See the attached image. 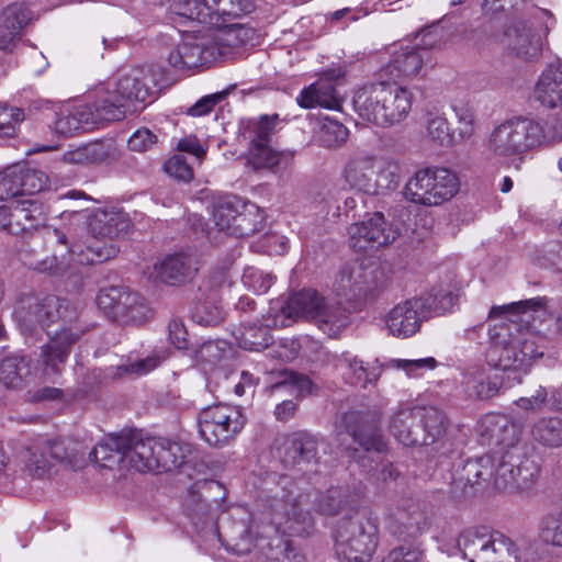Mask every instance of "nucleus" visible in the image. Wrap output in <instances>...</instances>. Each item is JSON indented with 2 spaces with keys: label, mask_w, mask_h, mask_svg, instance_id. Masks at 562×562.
Returning a JSON list of instances; mask_svg holds the SVG:
<instances>
[{
  "label": "nucleus",
  "mask_w": 562,
  "mask_h": 562,
  "mask_svg": "<svg viewBox=\"0 0 562 562\" xmlns=\"http://www.w3.org/2000/svg\"><path fill=\"white\" fill-rule=\"evenodd\" d=\"M544 297H532L503 306H493L488 317H504L490 330V362L501 370L527 372L543 356L542 340L532 329L533 314L543 310Z\"/></svg>",
  "instance_id": "1"
},
{
  "label": "nucleus",
  "mask_w": 562,
  "mask_h": 562,
  "mask_svg": "<svg viewBox=\"0 0 562 562\" xmlns=\"http://www.w3.org/2000/svg\"><path fill=\"white\" fill-rule=\"evenodd\" d=\"M297 319L315 324L324 334L335 337L348 325L346 310L335 300L325 299L314 290L292 294L280 313L248 324H240L234 331L238 346L245 350L260 351L272 342V327H286Z\"/></svg>",
  "instance_id": "2"
},
{
  "label": "nucleus",
  "mask_w": 562,
  "mask_h": 562,
  "mask_svg": "<svg viewBox=\"0 0 562 562\" xmlns=\"http://www.w3.org/2000/svg\"><path fill=\"white\" fill-rule=\"evenodd\" d=\"M224 497L225 491L220 482H195L186 498L187 514L198 531H210L227 550L236 554H247L258 539L254 531L251 515L244 508H237L220 528L216 525V513Z\"/></svg>",
  "instance_id": "3"
},
{
  "label": "nucleus",
  "mask_w": 562,
  "mask_h": 562,
  "mask_svg": "<svg viewBox=\"0 0 562 562\" xmlns=\"http://www.w3.org/2000/svg\"><path fill=\"white\" fill-rule=\"evenodd\" d=\"M78 316V310L66 300L55 295L40 299L38 328H46L60 322L58 330H47L49 340L41 347L38 362L44 378L52 380L61 373V364L67 360L70 347L85 333L83 329L74 326Z\"/></svg>",
  "instance_id": "4"
},
{
  "label": "nucleus",
  "mask_w": 562,
  "mask_h": 562,
  "mask_svg": "<svg viewBox=\"0 0 562 562\" xmlns=\"http://www.w3.org/2000/svg\"><path fill=\"white\" fill-rule=\"evenodd\" d=\"M412 92L396 82H378L358 90L353 108L358 115L378 126L403 121L412 109Z\"/></svg>",
  "instance_id": "5"
},
{
  "label": "nucleus",
  "mask_w": 562,
  "mask_h": 562,
  "mask_svg": "<svg viewBox=\"0 0 562 562\" xmlns=\"http://www.w3.org/2000/svg\"><path fill=\"white\" fill-rule=\"evenodd\" d=\"M551 126L529 117H513L495 126L488 135L486 148L495 158H521L533 148L555 142Z\"/></svg>",
  "instance_id": "6"
},
{
  "label": "nucleus",
  "mask_w": 562,
  "mask_h": 562,
  "mask_svg": "<svg viewBox=\"0 0 562 562\" xmlns=\"http://www.w3.org/2000/svg\"><path fill=\"white\" fill-rule=\"evenodd\" d=\"M251 34L250 29L240 24L225 26L202 41L178 44L170 50L168 63L180 70L206 65L228 54L231 48L244 45Z\"/></svg>",
  "instance_id": "7"
},
{
  "label": "nucleus",
  "mask_w": 562,
  "mask_h": 562,
  "mask_svg": "<svg viewBox=\"0 0 562 562\" xmlns=\"http://www.w3.org/2000/svg\"><path fill=\"white\" fill-rule=\"evenodd\" d=\"M457 297L450 291L439 290L396 304L386 315L391 335L397 338L414 336L424 321L451 310Z\"/></svg>",
  "instance_id": "8"
},
{
  "label": "nucleus",
  "mask_w": 562,
  "mask_h": 562,
  "mask_svg": "<svg viewBox=\"0 0 562 562\" xmlns=\"http://www.w3.org/2000/svg\"><path fill=\"white\" fill-rule=\"evenodd\" d=\"M457 547L469 562H517L519 549L507 536L487 527H470L457 537Z\"/></svg>",
  "instance_id": "9"
},
{
  "label": "nucleus",
  "mask_w": 562,
  "mask_h": 562,
  "mask_svg": "<svg viewBox=\"0 0 562 562\" xmlns=\"http://www.w3.org/2000/svg\"><path fill=\"white\" fill-rule=\"evenodd\" d=\"M540 476V464L529 446L508 450L499 457L495 486L508 494L529 495Z\"/></svg>",
  "instance_id": "10"
},
{
  "label": "nucleus",
  "mask_w": 562,
  "mask_h": 562,
  "mask_svg": "<svg viewBox=\"0 0 562 562\" xmlns=\"http://www.w3.org/2000/svg\"><path fill=\"white\" fill-rule=\"evenodd\" d=\"M457 175L447 168L417 170L404 187V196L412 203L438 206L452 199L459 191Z\"/></svg>",
  "instance_id": "11"
},
{
  "label": "nucleus",
  "mask_w": 562,
  "mask_h": 562,
  "mask_svg": "<svg viewBox=\"0 0 562 562\" xmlns=\"http://www.w3.org/2000/svg\"><path fill=\"white\" fill-rule=\"evenodd\" d=\"M280 491L271 499L272 522L278 527L284 526V531L291 536H306L314 528V520L307 505L306 496L299 493V487L290 477H282Z\"/></svg>",
  "instance_id": "12"
},
{
  "label": "nucleus",
  "mask_w": 562,
  "mask_h": 562,
  "mask_svg": "<svg viewBox=\"0 0 562 562\" xmlns=\"http://www.w3.org/2000/svg\"><path fill=\"white\" fill-rule=\"evenodd\" d=\"M24 470L33 477L42 479L57 464L77 467L78 450L64 440L38 436L25 442L19 453Z\"/></svg>",
  "instance_id": "13"
},
{
  "label": "nucleus",
  "mask_w": 562,
  "mask_h": 562,
  "mask_svg": "<svg viewBox=\"0 0 562 562\" xmlns=\"http://www.w3.org/2000/svg\"><path fill=\"white\" fill-rule=\"evenodd\" d=\"M191 452V446L188 443L162 438H143L139 434V440L133 450V458L138 472H169L184 464Z\"/></svg>",
  "instance_id": "14"
},
{
  "label": "nucleus",
  "mask_w": 562,
  "mask_h": 562,
  "mask_svg": "<svg viewBox=\"0 0 562 562\" xmlns=\"http://www.w3.org/2000/svg\"><path fill=\"white\" fill-rule=\"evenodd\" d=\"M97 305L108 318L123 325L140 326L151 317V308L146 299L124 286L100 290Z\"/></svg>",
  "instance_id": "15"
},
{
  "label": "nucleus",
  "mask_w": 562,
  "mask_h": 562,
  "mask_svg": "<svg viewBox=\"0 0 562 562\" xmlns=\"http://www.w3.org/2000/svg\"><path fill=\"white\" fill-rule=\"evenodd\" d=\"M336 542L348 549L349 558L368 561L379 543V521L372 512L358 513L336 531Z\"/></svg>",
  "instance_id": "16"
},
{
  "label": "nucleus",
  "mask_w": 562,
  "mask_h": 562,
  "mask_svg": "<svg viewBox=\"0 0 562 562\" xmlns=\"http://www.w3.org/2000/svg\"><path fill=\"white\" fill-rule=\"evenodd\" d=\"M201 438L210 446L227 445L245 426V417L236 407L216 404L203 408L198 418Z\"/></svg>",
  "instance_id": "17"
},
{
  "label": "nucleus",
  "mask_w": 562,
  "mask_h": 562,
  "mask_svg": "<svg viewBox=\"0 0 562 562\" xmlns=\"http://www.w3.org/2000/svg\"><path fill=\"white\" fill-rule=\"evenodd\" d=\"M161 78L160 67H138L121 74L111 86L125 104L145 103L154 98L153 89L159 86Z\"/></svg>",
  "instance_id": "18"
},
{
  "label": "nucleus",
  "mask_w": 562,
  "mask_h": 562,
  "mask_svg": "<svg viewBox=\"0 0 562 562\" xmlns=\"http://www.w3.org/2000/svg\"><path fill=\"white\" fill-rule=\"evenodd\" d=\"M479 434L483 443L495 447L496 453L521 448L522 425L508 415L491 413L481 418Z\"/></svg>",
  "instance_id": "19"
},
{
  "label": "nucleus",
  "mask_w": 562,
  "mask_h": 562,
  "mask_svg": "<svg viewBox=\"0 0 562 562\" xmlns=\"http://www.w3.org/2000/svg\"><path fill=\"white\" fill-rule=\"evenodd\" d=\"M348 233L350 246L357 251L378 249L391 244L398 236L397 228L387 224L384 215L380 212L362 222L351 224Z\"/></svg>",
  "instance_id": "20"
},
{
  "label": "nucleus",
  "mask_w": 562,
  "mask_h": 562,
  "mask_svg": "<svg viewBox=\"0 0 562 562\" xmlns=\"http://www.w3.org/2000/svg\"><path fill=\"white\" fill-rule=\"evenodd\" d=\"M139 440V432L128 431L111 436L99 442L89 457L101 468L113 469L122 462H127L136 470L133 450Z\"/></svg>",
  "instance_id": "21"
},
{
  "label": "nucleus",
  "mask_w": 562,
  "mask_h": 562,
  "mask_svg": "<svg viewBox=\"0 0 562 562\" xmlns=\"http://www.w3.org/2000/svg\"><path fill=\"white\" fill-rule=\"evenodd\" d=\"M272 454L284 467H295L316 459L317 439L304 431L281 436L276 439Z\"/></svg>",
  "instance_id": "22"
},
{
  "label": "nucleus",
  "mask_w": 562,
  "mask_h": 562,
  "mask_svg": "<svg viewBox=\"0 0 562 562\" xmlns=\"http://www.w3.org/2000/svg\"><path fill=\"white\" fill-rule=\"evenodd\" d=\"M423 513L412 497H401L387 507L385 529L397 538L414 537L420 531Z\"/></svg>",
  "instance_id": "23"
},
{
  "label": "nucleus",
  "mask_w": 562,
  "mask_h": 562,
  "mask_svg": "<svg viewBox=\"0 0 562 562\" xmlns=\"http://www.w3.org/2000/svg\"><path fill=\"white\" fill-rule=\"evenodd\" d=\"M74 214L87 220L88 229L95 238H114L128 233L132 223L127 214L116 210L98 209L91 215H83L81 209L65 211L63 216Z\"/></svg>",
  "instance_id": "24"
},
{
  "label": "nucleus",
  "mask_w": 562,
  "mask_h": 562,
  "mask_svg": "<svg viewBox=\"0 0 562 562\" xmlns=\"http://www.w3.org/2000/svg\"><path fill=\"white\" fill-rule=\"evenodd\" d=\"M85 104L88 105L91 112V121L94 127L121 121L125 117L126 105L110 83L98 87L94 92V100Z\"/></svg>",
  "instance_id": "25"
},
{
  "label": "nucleus",
  "mask_w": 562,
  "mask_h": 562,
  "mask_svg": "<svg viewBox=\"0 0 562 562\" xmlns=\"http://www.w3.org/2000/svg\"><path fill=\"white\" fill-rule=\"evenodd\" d=\"M195 255L176 252L166 256L155 265L159 279L169 284H181L191 280L198 272Z\"/></svg>",
  "instance_id": "26"
},
{
  "label": "nucleus",
  "mask_w": 562,
  "mask_h": 562,
  "mask_svg": "<svg viewBox=\"0 0 562 562\" xmlns=\"http://www.w3.org/2000/svg\"><path fill=\"white\" fill-rule=\"evenodd\" d=\"M12 227L11 234L36 229L44 226L47 213L43 204L36 199H22L11 202Z\"/></svg>",
  "instance_id": "27"
},
{
  "label": "nucleus",
  "mask_w": 562,
  "mask_h": 562,
  "mask_svg": "<svg viewBox=\"0 0 562 562\" xmlns=\"http://www.w3.org/2000/svg\"><path fill=\"white\" fill-rule=\"evenodd\" d=\"M296 102L304 109L322 106L330 110H338L340 109L341 99L333 83V80L325 76L304 88L296 97Z\"/></svg>",
  "instance_id": "28"
},
{
  "label": "nucleus",
  "mask_w": 562,
  "mask_h": 562,
  "mask_svg": "<svg viewBox=\"0 0 562 562\" xmlns=\"http://www.w3.org/2000/svg\"><path fill=\"white\" fill-rule=\"evenodd\" d=\"M535 98L550 109L562 104V61L551 63L543 69L535 87Z\"/></svg>",
  "instance_id": "29"
},
{
  "label": "nucleus",
  "mask_w": 562,
  "mask_h": 562,
  "mask_svg": "<svg viewBox=\"0 0 562 562\" xmlns=\"http://www.w3.org/2000/svg\"><path fill=\"white\" fill-rule=\"evenodd\" d=\"M424 57L415 47H401L392 54L383 71L393 80H408L422 70Z\"/></svg>",
  "instance_id": "30"
},
{
  "label": "nucleus",
  "mask_w": 562,
  "mask_h": 562,
  "mask_svg": "<svg viewBox=\"0 0 562 562\" xmlns=\"http://www.w3.org/2000/svg\"><path fill=\"white\" fill-rule=\"evenodd\" d=\"M503 47L512 55L521 59H531L539 56L541 47L533 40L531 30L524 23L508 27L502 37Z\"/></svg>",
  "instance_id": "31"
},
{
  "label": "nucleus",
  "mask_w": 562,
  "mask_h": 562,
  "mask_svg": "<svg viewBox=\"0 0 562 562\" xmlns=\"http://www.w3.org/2000/svg\"><path fill=\"white\" fill-rule=\"evenodd\" d=\"M30 20L31 13L23 4L7 7L0 16V49L11 50L22 27Z\"/></svg>",
  "instance_id": "32"
},
{
  "label": "nucleus",
  "mask_w": 562,
  "mask_h": 562,
  "mask_svg": "<svg viewBox=\"0 0 562 562\" xmlns=\"http://www.w3.org/2000/svg\"><path fill=\"white\" fill-rule=\"evenodd\" d=\"M91 112L85 103L61 109L54 122V131L63 136H71L80 131L94 128Z\"/></svg>",
  "instance_id": "33"
},
{
  "label": "nucleus",
  "mask_w": 562,
  "mask_h": 562,
  "mask_svg": "<svg viewBox=\"0 0 562 562\" xmlns=\"http://www.w3.org/2000/svg\"><path fill=\"white\" fill-rule=\"evenodd\" d=\"M294 157V153L290 150H277L267 145H249L247 151V166L255 171L270 170L277 167L289 166Z\"/></svg>",
  "instance_id": "34"
},
{
  "label": "nucleus",
  "mask_w": 562,
  "mask_h": 562,
  "mask_svg": "<svg viewBox=\"0 0 562 562\" xmlns=\"http://www.w3.org/2000/svg\"><path fill=\"white\" fill-rule=\"evenodd\" d=\"M462 384L469 397L486 400L498 393L502 381L501 376L491 374L490 370L471 368L465 372Z\"/></svg>",
  "instance_id": "35"
},
{
  "label": "nucleus",
  "mask_w": 562,
  "mask_h": 562,
  "mask_svg": "<svg viewBox=\"0 0 562 562\" xmlns=\"http://www.w3.org/2000/svg\"><path fill=\"white\" fill-rule=\"evenodd\" d=\"M376 157L359 155L348 161L344 170V177L350 187L370 194L373 190Z\"/></svg>",
  "instance_id": "36"
},
{
  "label": "nucleus",
  "mask_w": 562,
  "mask_h": 562,
  "mask_svg": "<svg viewBox=\"0 0 562 562\" xmlns=\"http://www.w3.org/2000/svg\"><path fill=\"white\" fill-rule=\"evenodd\" d=\"M531 440L542 448L558 449L562 447V418L541 416L529 426Z\"/></svg>",
  "instance_id": "37"
},
{
  "label": "nucleus",
  "mask_w": 562,
  "mask_h": 562,
  "mask_svg": "<svg viewBox=\"0 0 562 562\" xmlns=\"http://www.w3.org/2000/svg\"><path fill=\"white\" fill-rule=\"evenodd\" d=\"M352 496L346 486H330L326 491L317 492L312 507L322 516H337L351 504Z\"/></svg>",
  "instance_id": "38"
},
{
  "label": "nucleus",
  "mask_w": 562,
  "mask_h": 562,
  "mask_svg": "<svg viewBox=\"0 0 562 562\" xmlns=\"http://www.w3.org/2000/svg\"><path fill=\"white\" fill-rule=\"evenodd\" d=\"M358 418L359 415L352 412L342 416V420L347 425V431L352 436L353 440L367 452L382 453L385 451L386 441L375 425L368 424L359 428L349 426V424L358 422Z\"/></svg>",
  "instance_id": "39"
},
{
  "label": "nucleus",
  "mask_w": 562,
  "mask_h": 562,
  "mask_svg": "<svg viewBox=\"0 0 562 562\" xmlns=\"http://www.w3.org/2000/svg\"><path fill=\"white\" fill-rule=\"evenodd\" d=\"M418 446L436 443L446 432L443 414L435 407H417Z\"/></svg>",
  "instance_id": "40"
},
{
  "label": "nucleus",
  "mask_w": 562,
  "mask_h": 562,
  "mask_svg": "<svg viewBox=\"0 0 562 562\" xmlns=\"http://www.w3.org/2000/svg\"><path fill=\"white\" fill-rule=\"evenodd\" d=\"M368 279V271L360 265H346L339 271L335 289L338 295L358 297L367 292Z\"/></svg>",
  "instance_id": "41"
},
{
  "label": "nucleus",
  "mask_w": 562,
  "mask_h": 562,
  "mask_svg": "<svg viewBox=\"0 0 562 562\" xmlns=\"http://www.w3.org/2000/svg\"><path fill=\"white\" fill-rule=\"evenodd\" d=\"M417 407L401 408L391 418L390 429L395 439L404 446H418L419 426Z\"/></svg>",
  "instance_id": "42"
},
{
  "label": "nucleus",
  "mask_w": 562,
  "mask_h": 562,
  "mask_svg": "<svg viewBox=\"0 0 562 562\" xmlns=\"http://www.w3.org/2000/svg\"><path fill=\"white\" fill-rule=\"evenodd\" d=\"M119 248L113 243H94L88 246L71 243L69 246V256L78 265L101 263L114 258Z\"/></svg>",
  "instance_id": "43"
},
{
  "label": "nucleus",
  "mask_w": 562,
  "mask_h": 562,
  "mask_svg": "<svg viewBox=\"0 0 562 562\" xmlns=\"http://www.w3.org/2000/svg\"><path fill=\"white\" fill-rule=\"evenodd\" d=\"M30 374V361L21 355H10L0 361V382L8 389H21Z\"/></svg>",
  "instance_id": "44"
},
{
  "label": "nucleus",
  "mask_w": 562,
  "mask_h": 562,
  "mask_svg": "<svg viewBox=\"0 0 562 562\" xmlns=\"http://www.w3.org/2000/svg\"><path fill=\"white\" fill-rule=\"evenodd\" d=\"M492 459L483 456L477 459L467 460L461 469L457 471L454 483L458 487L465 490L485 481L492 473Z\"/></svg>",
  "instance_id": "45"
},
{
  "label": "nucleus",
  "mask_w": 562,
  "mask_h": 562,
  "mask_svg": "<svg viewBox=\"0 0 562 562\" xmlns=\"http://www.w3.org/2000/svg\"><path fill=\"white\" fill-rule=\"evenodd\" d=\"M539 541L553 549H562V509L544 513L537 524Z\"/></svg>",
  "instance_id": "46"
},
{
  "label": "nucleus",
  "mask_w": 562,
  "mask_h": 562,
  "mask_svg": "<svg viewBox=\"0 0 562 562\" xmlns=\"http://www.w3.org/2000/svg\"><path fill=\"white\" fill-rule=\"evenodd\" d=\"M239 206V201L232 196L216 202L213 206L211 218L213 226L207 228V235L211 236L214 229L228 234Z\"/></svg>",
  "instance_id": "47"
},
{
  "label": "nucleus",
  "mask_w": 562,
  "mask_h": 562,
  "mask_svg": "<svg viewBox=\"0 0 562 562\" xmlns=\"http://www.w3.org/2000/svg\"><path fill=\"white\" fill-rule=\"evenodd\" d=\"M40 299L36 295H26L19 300L14 308V318L24 334H32L38 328Z\"/></svg>",
  "instance_id": "48"
},
{
  "label": "nucleus",
  "mask_w": 562,
  "mask_h": 562,
  "mask_svg": "<svg viewBox=\"0 0 562 562\" xmlns=\"http://www.w3.org/2000/svg\"><path fill=\"white\" fill-rule=\"evenodd\" d=\"M341 367L346 369L344 376L348 383L366 386L379 379L380 369L378 367H368L356 357H345L340 360Z\"/></svg>",
  "instance_id": "49"
},
{
  "label": "nucleus",
  "mask_w": 562,
  "mask_h": 562,
  "mask_svg": "<svg viewBox=\"0 0 562 562\" xmlns=\"http://www.w3.org/2000/svg\"><path fill=\"white\" fill-rule=\"evenodd\" d=\"M109 156L106 147L102 143H89L63 154L61 160L71 165L98 164Z\"/></svg>",
  "instance_id": "50"
},
{
  "label": "nucleus",
  "mask_w": 562,
  "mask_h": 562,
  "mask_svg": "<svg viewBox=\"0 0 562 562\" xmlns=\"http://www.w3.org/2000/svg\"><path fill=\"white\" fill-rule=\"evenodd\" d=\"M241 136L249 142V145L270 144L274 133V120L261 116L259 120H248L241 123Z\"/></svg>",
  "instance_id": "51"
},
{
  "label": "nucleus",
  "mask_w": 562,
  "mask_h": 562,
  "mask_svg": "<svg viewBox=\"0 0 562 562\" xmlns=\"http://www.w3.org/2000/svg\"><path fill=\"white\" fill-rule=\"evenodd\" d=\"M400 183L397 166L376 158L374 180L370 194H380L394 190Z\"/></svg>",
  "instance_id": "52"
},
{
  "label": "nucleus",
  "mask_w": 562,
  "mask_h": 562,
  "mask_svg": "<svg viewBox=\"0 0 562 562\" xmlns=\"http://www.w3.org/2000/svg\"><path fill=\"white\" fill-rule=\"evenodd\" d=\"M167 359V353L164 350L155 351L144 359H136L130 361L127 364H121L116 368V375H133L140 376L147 374L159 367Z\"/></svg>",
  "instance_id": "53"
},
{
  "label": "nucleus",
  "mask_w": 562,
  "mask_h": 562,
  "mask_svg": "<svg viewBox=\"0 0 562 562\" xmlns=\"http://www.w3.org/2000/svg\"><path fill=\"white\" fill-rule=\"evenodd\" d=\"M348 137V130L338 121L324 119L319 125L317 140L326 148L342 145Z\"/></svg>",
  "instance_id": "54"
},
{
  "label": "nucleus",
  "mask_w": 562,
  "mask_h": 562,
  "mask_svg": "<svg viewBox=\"0 0 562 562\" xmlns=\"http://www.w3.org/2000/svg\"><path fill=\"white\" fill-rule=\"evenodd\" d=\"M21 162L13 164L0 172V200L23 195Z\"/></svg>",
  "instance_id": "55"
},
{
  "label": "nucleus",
  "mask_w": 562,
  "mask_h": 562,
  "mask_svg": "<svg viewBox=\"0 0 562 562\" xmlns=\"http://www.w3.org/2000/svg\"><path fill=\"white\" fill-rule=\"evenodd\" d=\"M172 11L179 16L200 23H211L210 9L203 0H173Z\"/></svg>",
  "instance_id": "56"
},
{
  "label": "nucleus",
  "mask_w": 562,
  "mask_h": 562,
  "mask_svg": "<svg viewBox=\"0 0 562 562\" xmlns=\"http://www.w3.org/2000/svg\"><path fill=\"white\" fill-rule=\"evenodd\" d=\"M192 317L201 325L215 326L223 321L224 311L216 299L209 297L195 304Z\"/></svg>",
  "instance_id": "57"
},
{
  "label": "nucleus",
  "mask_w": 562,
  "mask_h": 562,
  "mask_svg": "<svg viewBox=\"0 0 562 562\" xmlns=\"http://www.w3.org/2000/svg\"><path fill=\"white\" fill-rule=\"evenodd\" d=\"M515 405L527 413H539L550 405V392L541 384H536L528 395L517 398Z\"/></svg>",
  "instance_id": "58"
},
{
  "label": "nucleus",
  "mask_w": 562,
  "mask_h": 562,
  "mask_svg": "<svg viewBox=\"0 0 562 562\" xmlns=\"http://www.w3.org/2000/svg\"><path fill=\"white\" fill-rule=\"evenodd\" d=\"M243 211L238 209L234 222L227 235L245 237L256 233L259 229L260 221L258 214L241 205Z\"/></svg>",
  "instance_id": "59"
},
{
  "label": "nucleus",
  "mask_w": 562,
  "mask_h": 562,
  "mask_svg": "<svg viewBox=\"0 0 562 562\" xmlns=\"http://www.w3.org/2000/svg\"><path fill=\"white\" fill-rule=\"evenodd\" d=\"M427 135L441 146H451L458 142L454 133H450L446 117L432 115L427 121Z\"/></svg>",
  "instance_id": "60"
},
{
  "label": "nucleus",
  "mask_w": 562,
  "mask_h": 562,
  "mask_svg": "<svg viewBox=\"0 0 562 562\" xmlns=\"http://www.w3.org/2000/svg\"><path fill=\"white\" fill-rule=\"evenodd\" d=\"M23 195L41 192L47 187L48 177L26 162H21Z\"/></svg>",
  "instance_id": "61"
},
{
  "label": "nucleus",
  "mask_w": 562,
  "mask_h": 562,
  "mask_svg": "<svg viewBox=\"0 0 562 562\" xmlns=\"http://www.w3.org/2000/svg\"><path fill=\"white\" fill-rule=\"evenodd\" d=\"M23 120L24 112L22 109L0 104V136H14L18 124Z\"/></svg>",
  "instance_id": "62"
},
{
  "label": "nucleus",
  "mask_w": 562,
  "mask_h": 562,
  "mask_svg": "<svg viewBox=\"0 0 562 562\" xmlns=\"http://www.w3.org/2000/svg\"><path fill=\"white\" fill-rule=\"evenodd\" d=\"M282 380L276 382L272 385V389H280V387H286L290 386L294 391L299 393V395L303 396L305 394H308L313 390V382L310 378L295 373L293 371H282L281 373Z\"/></svg>",
  "instance_id": "63"
},
{
  "label": "nucleus",
  "mask_w": 562,
  "mask_h": 562,
  "mask_svg": "<svg viewBox=\"0 0 562 562\" xmlns=\"http://www.w3.org/2000/svg\"><path fill=\"white\" fill-rule=\"evenodd\" d=\"M423 550L416 543H404L393 548L382 562H420Z\"/></svg>",
  "instance_id": "64"
}]
</instances>
